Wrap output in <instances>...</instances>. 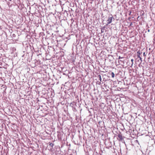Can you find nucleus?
<instances>
[{"mask_svg":"<svg viewBox=\"0 0 155 155\" xmlns=\"http://www.w3.org/2000/svg\"><path fill=\"white\" fill-rule=\"evenodd\" d=\"M71 27L72 28V32L75 34V35L77 37L78 35V23L76 21H73L71 25Z\"/></svg>","mask_w":155,"mask_h":155,"instance_id":"f257e3e1","label":"nucleus"},{"mask_svg":"<svg viewBox=\"0 0 155 155\" xmlns=\"http://www.w3.org/2000/svg\"><path fill=\"white\" fill-rule=\"evenodd\" d=\"M70 106L72 107V110L74 112L77 111V108L76 103L75 102H73L70 104Z\"/></svg>","mask_w":155,"mask_h":155,"instance_id":"f03ea898","label":"nucleus"},{"mask_svg":"<svg viewBox=\"0 0 155 155\" xmlns=\"http://www.w3.org/2000/svg\"><path fill=\"white\" fill-rule=\"evenodd\" d=\"M73 7L72 8H71L72 11H73V12H74V11H75V13H74V15L75 16H76L77 15V14L76 13L77 10L78 9V8H77V4H76V2H75V3H73Z\"/></svg>","mask_w":155,"mask_h":155,"instance_id":"7ed1b4c3","label":"nucleus"},{"mask_svg":"<svg viewBox=\"0 0 155 155\" xmlns=\"http://www.w3.org/2000/svg\"><path fill=\"white\" fill-rule=\"evenodd\" d=\"M78 45V44L74 43L72 45V50L73 51H75L76 53H77V50L78 49V48L77 47V45Z\"/></svg>","mask_w":155,"mask_h":155,"instance_id":"20e7f679","label":"nucleus"},{"mask_svg":"<svg viewBox=\"0 0 155 155\" xmlns=\"http://www.w3.org/2000/svg\"><path fill=\"white\" fill-rule=\"evenodd\" d=\"M113 18H114L113 16L109 18L107 21V24H110L112 22V19Z\"/></svg>","mask_w":155,"mask_h":155,"instance_id":"39448f33","label":"nucleus"},{"mask_svg":"<svg viewBox=\"0 0 155 155\" xmlns=\"http://www.w3.org/2000/svg\"><path fill=\"white\" fill-rule=\"evenodd\" d=\"M117 136L118 137V140L119 141L123 139V137L121 134H119Z\"/></svg>","mask_w":155,"mask_h":155,"instance_id":"423d86ee","label":"nucleus"},{"mask_svg":"<svg viewBox=\"0 0 155 155\" xmlns=\"http://www.w3.org/2000/svg\"><path fill=\"white\" fill-rule=\"evenodd\" d=\"M142 53V52H141L140 50H139L137 52V57H139V56H140V55Z\"/></svg>","mask_w":155,"mask_h":155,"instance_id":"0eeeda50","label":"nucleus"},{"mask_svg":"<svg viewBox=\"0 0 155 155\" xmlns=\"http://www.w3.org/2000/svg\"><path fill=\"white\" fill-rule=\"evenodd\" d=\"M111 74L112 77L113 78H114V73L113 72H112L111 73Z\"/></svg>","mask_w":155,"mask_h":155,"instance_id":"6e6552de","label":"nucleus"},{"mask_svg":"<svg viewBox=\"0 0 155 155\" xmlns=\"http://www.w3.org/2000/svg\"><path fill=\"white\" fill-rule=\"evenodd\" d=\"M49 146L51 147H53V146H54V144L53 143H50L49 144Z\"/></svg>","mask_w":155,"mask_h":155,"instance_id":"1a4fd4ad","label":"nucleus"},{"mask_svg":"<svg viewBox=\"0 0 155 155\" xmlns=\"http://www.w3.org/2000/svg\"><path fill=\"white\" fill-rule=\"evenodd\" d=\"M16 37V35L15 34H13L12 35V37L14 39V38H15Z\"/></svg>","mask_w":155,"mask_h":155,"instance_id":"9d476101","label":"nucleus"},{"mask_svg":"<svg viewBox=\"0 0 155 155\" xmlns=\"http://www.w3.org/2000/svg\"><path fill=\"white\" fill-rule=\"evenodd\" d=\"M138 58H139L140 59V61H141V62L142 61V58L140 57V56H139V57H137Z\"/></svg>","mask_w":155,"mask_h":155,"instance_id":"9b49d317","label":"nucleus"},{"mask_svg":"<svg viewBox=\"0 0 155 155\" xmlns=\"http://www.w3.org/2000/svg\"><path fill=\"white\" fill-rule=\"evenodd\" d=\"M124 58V57H120V56H119V57L118 58V59H122V58Z\"/></svg>","mask_w":155,"mask_h":155,"instance_id":"f8f14e48","label":"nucleus"},{"mask_svg":"<svg viewBox=\"0 0 155 155\" xmlns=\"http://www.w3.org/2000/svg\"><path fill=\"white\" fill-rule=\"evenodd\" d=\"M143 55L144 56H146V54H145V52H144L143 53Z\"/></svg>","mask_w":155,"mask_h":155,"instance_id":"ddd939ff","label":"nucleus"},{"mask_svg":"<svg viewBox=\"0 0 155 155\" xmlns=\"http://www.w3.org/2000/svg\"><path fill=\"white\" fill-rule=\"evenodd\" d=\"M133 61H134V60H133V59H131V61L132 62H133Z\"/></svg>","mask_w":155,"mask_h":155,"instance_id":"4468645a","label":"nucleus"},{"mask_svg":"<svg viewBox=\"0 0 155 155\" xmlns=\"http://www.w3.org/2000/svg\"><path fill=\"white\" fill-rule=\"evenodd\" d=\"M76 119H76V120H77V116H76Z\"/></svg>","mask_w":155,"mask_h":155,"instance_id":"2eb2a0df","label":"nucleus"},{"mask_svg":"<svg viewBox=\"0 0 155 155\" xmlns=\"http://www.w3.org/2000/svg\"><path fill=\"white\" fill-rule=\"evenodd\" d=\"M35 64L36 65H37V64H36V62H35Z\"/></svg>","mask_w":155,"mask_h":155,"instance_id":"dca6fc26","label":"nucleus"},{"mask_svg":"<svg viewBox=\"0 0 155 155\" xmlns=\"http://www.w3.org/2000/svg\"><path fill=\"white\" fill-rule=\"evenodd\" d=\"M78 41V39H76V41Z\"/></svg>","mask_w":155,"mask_h":155,"instance_id":"f3484780","label":"nucleus"},{"mask_svg":"<svg viewBox=\"0 0 155 155\" xmlns=\"http://www.w3.org/2000/svg\"><path fill=\"white\" fill-rule=\"evenodd\" d=\"M148 32H149V30H148Z\"/></svg>","mask_w":155,"mask_h":155,"instance_id":"a211bd4d","label":"nucleus"},{"mask_svg":"<svg viewBox=\"0 0 155 155\" xmlns=\"http://www.w3.org/2000/svg\"><path fill=\"white\" fill-rule=\"evenodd\" d=\"M73 61V62H74V61Z\"/></svg>","mask_w":155,"mask_h":155,"instance_id":"6ab92c4d","label":"nucleus"},{"mask_svg":"<svg viewBox=\"0 0 155 155\" xmlns=\"http://www.w3.org/2000/svg\"><path fill=\"white\" fill-rule=\"evenodd\" d=\"M37 61V62H38V61Z\"/></svg>","mask_w":155,"mask_h":155,"instance_id":"aec40b11","label":"nucleus"}]
</instances>
